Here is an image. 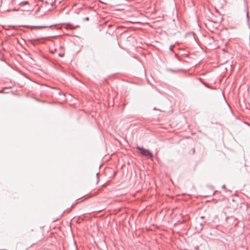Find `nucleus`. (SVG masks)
Here are the masks:
<instances>
[{
  "mask_svg": "<svg viewBox=\"0 0 250 250\" xmlns=\"http://www.w3.org/2000/svg\"><path fill=\"white\" fill-rule=\"evenodd\" d=\"M136 148L139 150L140 153L144 156L148 158H152L154 157L153 154L148 149L140 146H137Z\"/></svg>",
  "mask_w": 250,
  "mask_h": 250,
  "instance_id": "1",
  "label": "nucleus"
},
{
  "mask_svg": "<svg viewBox=\"0 0 250 250\" xmlns=\"http://www.w3.org/2000/svg\"><path fill=\"white\" fill-rule=\"evenodd\" d=\"M166 71L167 72H170L173 73H176L181 71H183V69H173L169 68H167L166 69Z\"/></svg>",
  "mask_w": 250,
  "mask_h": 250,
  "instance_id": "2",
  "label": "nucleus"
},
{
  "mask_svg": "<svg viewBox=\"0 0 250 250\" xmlns=\"http://www.w3.org/2000/svg\"><path fill=\"white\" fill-rule=\"evenodd\" d=\"M54 90L56 91V93L57 94H58L59 96L63 95L64 97L65 96V94L62 93L60 90L54 89Z\"/></svg>",
  "mask_w": 250,
  "mask_h": 250,
  "instance_id": "3",
  "label": "nucleus"
},
{
  "mask_svg": "<svg viewBox=\"0 0 250 250\" xmlns=\"http://www.w3.org/2000/svg\"><path fill=\"white\" fill-rule=\"evenodd\" d=\"M19 4L21 5H28V6H29V2L27 1H22V2H20Z\"/></svg>",
  "mask_w": 250,
  "mask_h": 250,
  "instance_id": "4",
  "label": "nucleus"
},
{
  "mask_svg": "<svg viewBox=\"0 0 250 250\" xmlns=\"http://www.w3.org/2000/svg\"><path fill=\"white\" fill-rule=\"evenodd\" d=\"M246 17H247V21H248V22H249V11L247 9H246Z\"/></svg>",
  "mask_w": 250,
  "mask_h": 250,
  "instance_id": "5",
  "label": "nucleus"
},
{
  "mask_svg": "<svg viewBox=\"0 0 250 250\" xmlns=\"http://www.w3.org/2000/svg\"><path fill=\"white\" fill-rule=\"evenodd\" d=\"M19 9H16V8H14V9H7L6 11H18Z\"/></svg>",
  "mask_w": 250,
  "mask_h": 250,
  "instance_id": "6",
  "label": "nucleus"
},
{
  "mask_svg": "<svg viewBox=\"0 0 250 250\" xmlns=\"http://www.w3.org/2000/svg\"><path fill=\"white\" fill-rule=\"evenodd\" d=\"M206 223V221L202 222L200 223V225L201 227V229H202V226Z\"/></svg>",
  "mask_w": 250,
  "mask_h": 250,
  "instance_id": "7",
  "label": "nucleus"
},
{
  "mask_svg": "<svg viewBox=\"0 0 250 250\" xmlns=\"http://www.w3.org/2000/svg\"><path fill=\"white\" fill-rule=\"evenodd\" d=\"M175 57L179 61H181V59L180 58V57L178 56L177 54H175Z\"/></svg>",
  "mask_w": 250,
  "mask_h": 250,
  "instance_id": "8",
  "label": "nucleus"
},
{
  "mask_svg": "<svg viewBox=\"0 0 250 250\" xmlns=\"http://www.w3.org/2000/svg\"><path fill=\"white\" fill-rule=\"evenodd\" d=\"M202 83L207 87L208 88H210V89H213V88L209 86L207 84H206V83H204V82H202Z\"/></svg>",
  "mask_w": 250,
  "mask_h": 250,
  "instance_id": "9",
  "label": "nucleus"
},
{
  "mask_svg": "<svg viewBox=\"0 0 250 250\" xmlns=\"http://www.w3.org/2000/svg\"><path fill=\"white\" fill-rule=\"evenodd\" d=\"M35 27H36L37 28H40L47 27V26H35Z\"/></svg>",
  "mask_w": 250,
  "mask_h": 250,
  "instance_id": "10",
  "label": "nucleus"
},
{
  "mask_svg": "<svg viewBox=\"0 0 250 250\" xmlns=\"http://www.w3.org/2000/svg\"><path fill=\"white\" fill-rule=\"evenodd\" d=\"M226 0H221V2H221V4L222 5H223V4L226 3Z\"/></svg>",
  "mask_w": 250,
  "mask_h": 250,
  "instance_id": "11",
  "label": "nucleus"
},
{
  "mask_svg": "<svg viewBox=\"0 0 250 250\" xmlns=\"http://www.w3.org/2000/svg\"><path fill=\"white\" fill-rule=\"evenodd\" d=\"M63 55H64V54H63V53H59V54H58V56H60V57H62L63 56Z\"/></svg>",
  "mask_w": 250,
  "mask_h": 250,
  "instance_id": "12",
  "label": "nucleus"
},
{
  "mask_svg": "<svg viewBox=\"0 0 250 250\" xmlns=\"http://www.w3.org/2000/svg\"><path fill=\"white\" fill-rule=\"evenodd\" d=\"M84 21H88L89 20V18L88 17L85 18L84 19H83Z\"/></svg>",
  "mask_w": 250,
  "mask_h": 250,
  "instance_id": "13",
  "label": "nucleus"
},
{
  "mask_svg": "<svg viewBox=\"0 0 250 250\" xmlns=\"http://www.w3.org/2000/svg\"><path fill=\"white\" fill-rule=\"evenodd\" d=\"M37 100L38 101H39V102H41V103H45V101H44L39 100H38V99H37Z\"/></svg>",
  "mask_w": 250,
  "mask_h": 250,
  "instance_id": "14",
  "label": "nucleus"
},
{
  "mask_svg": "<svg viewBox=\"0 0 250 250\" xmlns=\"http://www.w3.org/2000/svg\"><path fill=\"white\" fill-rule=\"evenodd\" d=\"M8 92H4L2 90H0V93H7Z\"/></svg>",
  "mask_w": 250,
  "mask_h": 250,
  "instance_id": "15",
  "label": "nucleus"
},
{
  "mask_svg": "<svg viewBox=\"0 0 250 250\" xmlns=\"http://www.w3.org/2000/svg\"><path fill=\"white\" fill-rule=\"evenodd\" d=\"M74 244L75 245V246H76V250H78L77 246L75 242H74Z\"/></svg>",
  "mask_w": 250,
  "mask_h": 250,
  "instance_id": "16",
  "label": "nucleus"
},
{
  "mask_svg": "<svg viewBox=\"0 0 250 250\" xmlns=\"http://www.w3.org/2000/svg\"><path fill=\"white\" fill-rule=\"evenodd\" d=\"M225 187H226V186H225V185H223V186H222V188H225Z\"/></svg>",
  "mask_w": 250,
  "mask_h": 250,
  "instance_id": "17",
  "label": "nucleus"
},
{
  "mask_svg": "<svg viewBox=\"0 0 250 250\" xmlns=\"http://www.w3.org/2000/svg\"><path fill=\"white\" fill-rule=\"evenodd\" d=\"M22 11H29V10H28V9H24V10H22Z\"/></svg>",
  "mask_w": 250,
  "mask_h": 250,
  "instance_id": "18",
  "label": "nucleus"
},
{
  "mask_svg": "<svg viewBox=\"0 0 250 250\" xmlns=\"http://www.w3.org/2000/svg\"><path fill=\"white\" fill-rule=\"evenodd\" d=\"M217 191V190H215L213 193V195H214L215 194V192H216Z\"/></svg>",
  "mask_w": 250,
  "mask_h": 250,
  "instance_id": "19",
  "label": "nucleus"
},
{
  "mask_svg": "<svg viewBox=\"0 0 250 250\" xmlns=\"http://www.w3.org/2000/svg\"><path fill=\"white\" fill-rule=\"evenodd\" d=\"M171 49H172V46H170L169 47V50H171Z\"/></svg>",
  "mask_w": 250,
  "mask_h": 250,
  "instance_id": "20",
  "label": "nucleus"
},
{
  "mask_svg": "<svg viewBox=\"0 0 250 250\" xmlns=\"http://www.w3.org/2000/svg\"><path fill=\"white\" fill-rule=\"evenodd\" d=\"M153 110H158V109L156 107H154Z\"/></svg>",
  "mask_w": 250,
  "mask_h": 250,
  "instance_id": "21",
  "label": "nucleus"
},
{
  "mask_svg": "<svg viewBox=\"0 0 250 250\" xmlns=\"http://www.w3.org/2000/svg\"><path fill=\"white\" fill-rule=\"evenodd\" d=\"M74 206V204H72L71 206V208H72Z\"/></svg>",
  "mask_w": 250,
  "mask_h": 250,
  "instance_id": "22",
  "label": "nucleus"
},
{
  "mask_svg": "<svg viewBox=\"0 0 250 250\" xmlns=\"http://www.w3.org/2000/svg\"><path fill=\"white\" fill-rule=\"evenodd\" d=\"M98 174H99V173H96V175H97V177H98Z\"/></svg>",
  "mask_w": 250,
  "mask_h": 250,
  "instance_id": "23",
  "label": "nucleus"
},
{
  "mask_svg": "<svg viewBox=\"0 0 250 250\" xmlns=\"http://www.w3.org/2000/svg\"><path fill=\"white\" fill-rule=\"evenodd\" d=\"M204 217L202 216L201 217V218L202 219V218H204Z\"/></svg>",
  "mask_w": 250,
  "mask_h": 250,
  "instance_id": "24",
  "label": "nucleus"
},
{
  "mask_svg": "<svg viewBox=\"0 0 250 250\" xmlns=\"http://www.w3.org/2000/svg\"><path fill=\"white\" fill-rule=\"evenodd\" d=\"M7 88H8L6 87L3 88V89H7Z\"/></svg>",
  "mask_w": 250,
  "mask_h": 250,
  "instance_id": "25",
  "label": "nucleus"
}]
</instances>
